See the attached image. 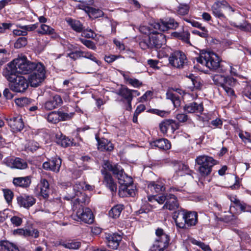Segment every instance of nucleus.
<instances>
[{
  "mask_svg": "<svg viewBox=\"0 0 251 251\" xmlns=\"http://www.w3.org/2000/svg\"><path fill=\"white\" fill-rule=\"evenodd\" d=\"M174 170L178 174V175L183 176L184 173L181 172H184L185 173H187L188 172V167L187 165L181 163L177 162L174 166Z\"/></svg>",
  "mask_w": 251,
  "mask_h": 251,
  "instance_id": "e433bc0d",
  "label": "nucleus"
},
{
  "mask_svg": "<svg viewBox=\"0 0 251 251\" xmlns=\"http://www.w3.org/2000/svg\"><path fill=\"white\" fill-rule=\"evenodd\" d=\"M98 142V149L100 151H111L113 149L112 144L105 138L100 139L95 137Z\"/></svg>",
  "mask_w": 251,
  "mask_h": 251,
  "instance_id": "393cba45",
  "label": "nucleus"
},
{
  "mask_svg": "<svg viewBox=\"0 0 251 251\" xmlns=\"http://www.w3.org/2000/svg\"><path fill=\"white\" fill-rule=\"evenodd\" d=\"M173 218L177 227L186 228L196 225L198 222V214L196 212L180 209L174 212Z\"/></svg>",
  "mask_w": 251,
  "mask_h": 251,
  "instance_id": "f03ea898",
  "label": "nucleus"
},
{
  "mask_svg": "<svg viewBox=\"0 0 251 251\" xmlns=\"http://www.w3.org/2000/svg\"><path fill=\"white\" fill-rule=\"evenodd\" d=\"M198 63L205 66L210 70L220 73H225L227 70L221 62L222 60L215 53L211 51H202L199 57L196 58Z\"/></svg>",
  "mask_w": 251,
  "mask_h": 251,
  "instance_id": "f257e3e1",
  "label": "nucleus"
},
{
  "mask_svg": "<svg viewBox=\"0 0 251 251\" xmlns=\"http://www.w3.org/2000/svg\"><path fill=\"white\" fill-rule=\"evenodd\" d=\"M238 207L243 212H251V206L243 202H241Z\"/></svg>",
  "mask_w": 251,
  "mask_h": 251,
  "instance_id": "5fc2aeb1",
  "label": "nucleus"
},
{
  "mask_svg": "<svg viewBox=\"0 0 251 251\" xmlns=\"http://www.w3.org/2000/svg\"><path fill=\"white\" fill-rule=\"evenodd\" d=\"M195 162L199 166L198 172L200 175L203 177L210 174L212 168L215 164V161L212 157L204 155L198 156Z\"/></svg>",
  "mask_w": 251,
  "mask_h": 251,
  "instance_id": "423d86ee",
  "label": "nucleus"
},
{
  "mask_svg": "<svg viewBox=\"0 0 251 251\" xmlns=\"http://www.w3.org/2000/svg\"><path fill=\"white\" fill-rule=\"evenodd\" d=\"M176 126L175 121L171 119H166L162 121L159 124V128L161 132L163 133H166L168 129L171 127L174 131Z\"/></svg>",
  "mask_w": 251,
  "mask_h": 251,
  "instance_id": "bb28decb",
  "label": "nucleus"
},
{
  "mask_svg": "<svg viewBox=\"0 0 251 251\" xmlns=\"http://www.w3.org/2000/svg\"><path fill=\"white\" fill-rule=\"evenodd\" d=\"M236 84V80L232 77L226 76L224 83L222 85L221 87L225 91L229 96H235V93L233 88Z\"/></svg>",
  "mask_w": 251,
  "mask_h": 251,
  "instance_id": "aec40b11",
  "label": "nucleus"
},
{
  "mask_svg": "<svg viewBox=\"0 0 251 251\" xmlns=\"http://www.w3.org/2000/svg\"><path fill=\"white\" fill-rule=\"evenodd\" d=\"M38 27V24L30 25H24L21 26L22 29H25L27 32V31H32L37 28Z\"/></svg>",
  "mask_w": 251,
  "mask_h": 251,
  "instance_id": "052dcab7",
  "label": "nucleus"
},
{
  "mask_svg": "<svg viewBox=\"0 0 251 251\" xmlns=\"http://www.w3.org/2000/svg\"><path fill=\"white\" fill-rule=\"evenodd\" d=\"M124 209V206L123 204H120L115 205L109 210V217L113 219L119 218Z\"/></svg>",
  "mask_w": 251,
  "mask_h": 251,
  "instance_id": "473e14b6",
  "label": "nucleus"
},
{
  "mask_svg": "<svg viewBox=\"0 0 251 251\" xmlns=\"http://www.w3.org/2000/svg\"><path fill=\"white\" fill-rule=\"evenodd\" d=\"M223 8L227 12H234V9L228 4L225 0L217 1L212 6L211 9L213 14L219 18H224V15L221 9Z\"/></svg>",
  "mask_w": 251,
  "mask_h": 251,
  "instance_id": "ddd939ff",
  "label": "nucleus"
},
{
  "mask_svg": "<svg viewBox=\"0 0 251 251\" xmlns=\"http://www.w3.org/2000/svg\"><path fill=\"white\" fill-rule=\"evenodd\" d=\"M119 194L121 197L127 196L133 197L135 195V189L133 188V186L120 185L119 190Z\"/></svg>",
  "mask_w": 251,
  "mask_h": 251,
  "instance_id": "cd10ccee",
  "label": "nucleus"
},
{
  "mask_svg": "<svg viewBox=\"0 0 251 251\" xmlns=\"http://www.w3.org/2000/svg\"><path fill=\"white\" fill-rule=\"evenodd\" d=\"M153 26L155 29L165 31L169 29H176L179 26V24L174 19L170 18L162 20L159 23H155Z\"/></svg>",
  "mask_w": 251,
  "mask_h": 251,
  "instance_id": "9b49d317",
  "label": "nucleus"
},
{
  "mask_svg": "<svg viewBox=\"0 0 251 251\" xmlns=\"http://www.w3.org/2000/svg\"><path fill=\"white\" fill-rule=\"evenodd\" d=\"M158 63L159 61L158 60H153L152 59H150L147 60V63L150 66V67L155 69H159V67L157 66Z\"/></svg>",
  "mask_w": 251,
  "mask_h": 251,
  "instance_id": "13d9d810",
  "label": "nucleus"
},
{
  "mask_svg": "<svg viewBox=\"0 0 251 251\" xmlns=\"http://www.w3.org/2000/svg\"><path fill=\"white\" fill-rule=\"evenodd\" d=\"M181 189L175 187L170 188L167 193V200L163 206V209L174 210L177 208L179 203L177 200L178 192H181Z\"/></svg>",
  "mask_w": 251,
  "mask_h": 251,
  "instance_id": "9d476101",
  "label": "nucleus"
},
{
  "mask_svg": "<svg viewBox=\"0 0 251 251\" xmlns=\"http://www.w3.org/2000/svg\"><path fill=\"white\" fill-rule=\"evenodd\" d=\"M199 28L201 30V31L198 30H194L192 31V33L195 35H198L202 38H207L209 35L208 31L207 29L203 26Z\"/></svg>",
  "mask_w": 251,
  "mask_h": 251,
  "instance_id": "a19ab883",
  "label": "nucleus"
},
{
  "mask_svg": "<svg viewBox=\"0 0 251 251\" xmlns=\"http://www.w3.org/2000/svg\"><path fill=\"white\" fill-rule=\"evenodd\" d=\"M190 34L188 31H183L180 33V39L187 44H191L190 41Z\"/></svg>",
  "mask_w": 251,
  "mask_h": 251,
  "instance_id": "09e8293b",
  "label": "nucleus"
},
{
  "mask_svg": "<svg viewBox=\"0 0 251 251\" xmlns=\"http://www.w3.org/2000/svg\"><path fill=\"white\" fill-rule=\"evenodd\" d=\"M190 242L194 245L199 246L204 251H210V249L208 245H205L203 243L197 241L194 239H190Z\"/></svg>",
  "mask_w": 251,
  "mask_h": 251,
  "instance_id": "37998d69",
  "label": "nucleus"
},
{
  "mask_svg": "<svg viewBox=\"0 0 251 251\" xmlns=\"http://www.w3.org/2000/svg\"><path fill=\"white\" fill-rule=\"evenodd\" d=\"M152 147H157L160 150H167L171 148V144L166 139H157L151 143Z\"/></svg>",
  "mask_w": 251,
  "mask_h": 251,
  "instance_id": "c85d7f7f",
  "label": "nucleus"
},
{
  "mask_svg": "<svg viewBox=\"0 0 251 251\" xmlns=\"http://www.w3.org/2000/svg\"><path fill=\"white\" fill-rule=\"evenodd\" d=\"M3 191L4 197L5 200L8 203L12 201L13 198V192L10 190L9 189H4Z\"/></svg>",
  "mask_w": 251,
  "mask_h": 251,
  "instance_id": "8fccbe9b",
  "label": "nucleus"
},
{
  "mask_svg": "<svg viewBox=\"0 0 251 251\" xmlns=\"http://www.w3.org/2000/svg\"><path fill=\"white\" fill-rule=\"evenodd\" d=\"M176 118L179 122L184 123L187 121L188 116L184 113H180L176 115Z\"/></svg>",
  "mask_w": 251,
  "mask_h": 251,
  "instance_id": "680f3d73",
  "label": "nucleus"
},
{
  "mask_svg": "<svg viewBox=\"0 0 251 251\" xmlns=\"http://www.w3.org/2000/svg\"><path fill=\"white\" fill-rule=\"evenodd\" d=\"M9 210L5 209L2 211H0V223L3 222L8 217Z\"/></svg>",
  "mask_w": 251,
  "mask_h": 251,
  "instance_id": "0e129e2a",
  "label": "nucleus"
},
{
  "mask_svg": "<svg viewBox=\"0 0 251 251\" xmlns=\"http://www.w3.org/2000/svg\"><path fill=\"white\" fill-rule=\"evenodd\" d=\"M4 75L10 82V88L16 92H23L28 88L29 82L23 76L5 71Z\"/></svg>",
  "mask_w": 251,
  "mask_h": 251,
  "instance_id": "20e7f679",
  "label": "nucleus"
},
{
  "mask_svg": "<svg viewBox=\"0 0 251 251\" xmlns=\"http://www.w3.org/2000/svg\"><path fill=\"white\" fill-rule=\"evenodd\" d=\"M169 61L172 66L180 68L186 63V56L182 51L177 50L171 54Z\"/></svg>",
  "mask_w": 251,
  "mask_h": 251,
  "instance_id": "f8f14e48",
  "label": "nucleus"
},
{
  "mask_svg": "<svg viewBox=\"0 0 251 251\" xmlns=\"http://www.w3.org/2000/svg\"><path fill=\"white\" fill-rule=\"evenodd\" d=\"M60 121H67L70 120L74 115V113L70 112L69 113L64 112L62 111H58Z\"/></svg>",
  "mask_w": 251,
  "mask_h": 251,
  "instance_id": "a18cd8bd",
  "label": "nucleus"
},
{
  "mask_svg": "<svg viewBox=\"0 0 251 251\" xmlns=\"http://www.w3.org/2000/svg\"><path fill=\"white\" fill-rule=\"evenodd\" d=\"M40 194L44 199L48 198L50 193V185L45 178H41L39 183Z\"/></svg>",
  "mask_w": 251,
  "mask_h": 251,
  "instance_id": "c756f323",
  "label": "nucleus"
},
{
  "mask_svg": "<svg viewBox=\"0 0 251 251\" xmlns=\"http://www.w3.org/2000/svg\"><path fill=\"white\" fill-rule=\"evenodd\" d=\"M17 203L20 207H23L25 208H28L32 206L36 201L31 196L23 195L17 198Z\"/></svg>",
  "mask_w": 251,
  "mask_h": 251,
  "instance_id": "5701e85b",
  "label": "nucleus"
},
{
  "mask_svg": "<svg viewBox=\"0 0 251 251\" xmlns=\"http://www.w3.org/2000/svg\"><path fill=\"white\" fill-rule=\"evenodd\" d=\"M12 25L11 23H0V34L3 33L5 30L9 29Z\"/></svg>",
  "mask_w": 251,
  "mask_h": 251,
  "instance_id": "bf43d9fd",
  "label": "nucleus"
},
{
  "mask_svg": "<svg viewBox=\"0 0 251 251\" xmlns=\"http://www.w3.org/2000/svg\"><path fill=\"white\" fill-rule=\"evenodd\" d=\"M27 44V40L25 37H19L14 44L15 48L20 49L25 47Z\"/></svg>",
  "mask_w": 251,
  "mask_h": 251,
  "instance_id": "49530a36",
  "label": "nucleus"
},
{
  "mask_svg": "<svg viewBox=\"0 0 251 251\" xmlns=\"http://www.w3.org/2000/svg\"><path fill=\"white\" fill-rule=\"evenodd\" d=\"M68 24L73 30L77 32H81L83 29V26L80 21L70 19L67 21Z\"/></svg>",
  "mask_w": 251,
  "mask_h": 251,
  "instance_id": "c9c22d12",
  "label": "nucleus"
},
{
  "mask_svg": "<svg viewBox=\"0 0 251 251\" xmlns=\"http://www.w3.org/2000/svg\"><path fill=\"white\" fill-rule=\"evenodd\" d=\"M183 109L189 113H201L203 111V108L201 103H198L196 102H192L186 104Z\"/></svg>",
  "mask_w": 251,
  "mask_h": 251,
  "instance_id": "b1692460",
  "label": "nucleus"
},
{
  "mask_svg": "<svg viewBox=\"0 0 251 251\" xmlns=\"http://www.w3.org/2000/svg\"><path fill=\"white\" fill-rule=\"evenodd\" d=\"M243 96L251 100V85H247L242 92Z\"/></svg>",
  "mask_w": 251,
  "mask_h": 251,
  "instance_id": "864d4df0",
  "label": "nucleus"
},
{
  "mask_svg": "<svg viewBox=\"0 0 251 251\" xmlns=\"http://www.w3.org/2000/svg\"><path fill=\"white\" fill-rule=\"evenodd\" d=\"M59 244L66 249L72 250L78 249L81 246V243L80 242L75 240L61 242Z\"/></svg>",
  "mask_w": 251,
  "mask_h": 251,
  "instance_id": "f704fd0d",
  "label": "nucleus"
},
{
  "mask_svg": "<svg viewBox=\"0 0 251 251\" xmlns=\"http://www.w3.org/2000/svg\"><path fill=\"white\" fill-rule=\"evenodd\" d=\"M148 37L150 41V46L152 48L159 49L161 47L163 42L162 40H164L163 35L159 34L157 31H154L153 33L150 35Z\"/></svg>",
  "mask_w": 251,
  "mask_h": 251,
  "instance_id": "4be33fe9",
  "label": "nucleus"
},
{
  "mask_svg": "<svg viewBox=\"0 0 251 251\" xmlns=\"http://www.w3.org/2000/svg\"><path fill=\"white\" fill-rule=\"evenodd\" d=\"M0 251H19L18 248L7 241L0 242Z\"/></svg>",
  "mask_w": 251,
  "mask_h": 251,
  "instance_id": "2f4dec72",
  "label": "nucleus"
},
{
  "mask_svg": "<svg viewBox=\"0 0 251 251\" xmlns=\"http://www.w3.org/2000/svg\"><path fill=\"white\" fill-rule=\"evenodd\" d=\"M128 83L133 87L136 88L139 87L142 85V83L136 78H131V79H129V82Z\"/></svg>",
  "mask_w": 251,
  "mask_h": 251,
  "instance_id": "e2e57ef3",
  "label": "nucleus"
},
{
  "mask_svg": "<svg viewBox=\"0 0 251 251\" xmlns=\"http://www.w3.org/2000/svg\"><path fill=\"white\" fill-rule=\"evenodd\" d=\"M106 170H108L104 168V165H103V169H101V172L104 175V183L106 186L112 192L115 193L117 191V186L116 182L114 181L111 174L107 172Z\"/></svg>",
  "mask_w": 251,
  "mask_h": 251,
  "instance_id": "a211bd4d",
  "label": "nucleus"
},
{
  "mask_svg": "<svg viewBox=\"0 0 251 251\" xmlns=\"http://www.w3.org/2000/svg\"><path fill=\"white\" fill-rule=\"evenodd\" d=\"M108 246L113 250L117 249L122 241V236L116 233H109L105 235Z\"/></svg>",
  "mask_w": 251,
  "mask_h": 251,
  "instance_id": "6ab92c4d",
  "label": "nucleus"
},
{
  "mask_svg": "<svg viewBox=\"0 0 251 251\" xmlns=\"http://www.w3.org/2000/svg\"><path fill=\"white\" fill-rule=\"evenodd\" d=\"M9 126L13 132L21 131L24 127L22 117L20 115H15L7 119Z\"/></svg>",
  "mask_w": 251,
  "mask_h": 251,
  "instance_id": "4468645a",
  "label": "nucleus"
},
{
  "mask_svg": "<svg viewBox=\"0 0 251 251\" xmlns=\"http://www.w3.org/2000/svg\"><path fill=\"white\" fill-rule=\"evenodd\" d=\"M31 182V178L29 176L14 177L13 179V183L15 186L24 188L29 187Z\"/></svg>",
  "mask_w": 251,
  "mask_h": 251,
  "instance_id": "a878e982",
  "label": "nucleus"
},
{
  "mask_svg": "<svg viewBox=\"0 0 251 251\" xmlns=\"http://www.w3.org/2000/svg\"><path fill=\"white\" fill-rule=\"evenodd\" d=\"M61 159L59 157L52 158L48 161L43 164V168L47 170L52 171L55 173L59 172L61 165Z\"/></svg>",
  "mask_w": 251,
  "mask_h": 251,
  "instance_id": "f3484780",
  "label": "nucleus"
},
{
  "mask_svg": "<svg viewBox=\"0 0 251 251\" xmlns=\"http://www.w3.org/2000/svg\"><path fill=\"white\" fill-rule=\"evenodd\" d=\"M77 217L88 224H93L94 221L93 214L89 208H86L85 209L79 208L76 212Z\"/></svg>",
  "mask_w": 251,
  "mask_h": 251,
  "instance_id": "dca6fc26",
  "label": "nucleus"
},
{
  "mask_svg": "<svg viewBox=\"0 0 251 251\" xmlns=\"http://www.w3.org/2000/svg\"><path fill=\"white\" fill-rule=\"evenodd\" d=\"M39 236V232L37 229L32 228L25 229V237L31 236L34 238H37Z\"/></svg>",
  "mask_w": 251,
  "mask_h": 251,
  "instance_id": "de8ad7c7",
  "label": "nucleus"
},
{
  "mask_svg": "<svg viewBox=\"0 0 251 251\" xmlns=\"http://www.w3.org/2000/svg\"><path fill=\"white\" fill-rule=\"evenodd\" d=\"M82 36H84L86 38H90L91 37H93V31L91 29L90 30H82Z\"/></svg>",
  "mask_w": 251,
  "mask_h": 251,
  "instance_id": "338daca9",
  "label": "nucleus"
},
{
  "mask_svg": "<svg viewBox=\"0 0 251 251\" xmlns=\"http://www.w3.org/2000/svg\"><path fill=\"white\" fill-rule=\"evenodd\" d=\"M189 6L187 4H180L178 6V14L181 15H185L188 13Z\"/></svg>",
  "mask_w": 251,
  "mask_h": 251,
  "instance_id": "79ce46f5",
  "label": "nucleus"
},
{
  "mask_svg": "<svg viewBox=\"0 0 251 251\" xmlns=\"http://www.w3.org/2000/svg\"><path fill=\"white\" fill-rule=\"evenodd\" d=\"M150 40H149L148 37L145 38L143 39L140 43L139 46L140 48L142 50H146L149 48H152L151 46H150Z\"/></svg>",
  "mask_w": 251,
  "mask_h": 251,
  "instance_id": "3c124183",
  "label": "nucleus"
},
{
  "mask_svg": "<svg viewBox=\"0 0 251 251\" xmlns=\"http://www.w3.org/2000/svg\"><path fill=\"white\" fill-rule=\"evenodd\" d=\"M83 187L79 183H76L74 186V191L75 192V196H66L64 199L70 200V199H74L73 202V208L74 210L78 207V206H82V204H87L90 202V197L85 193L81 192Z\"/></svg>",
  "mask_w": 251,
  "mask_h": 251,
  "instance_id": "0eeeda50",
  "label": "nucleus"
},
{
  "mask_svg": "<svg viewBox=\"0 0 251 251\" xmlns=\"http://www.w3.org/2000/svg\"><path fill=\"white\" fill-rule=\"evenodd\" d=\"M37 32L38 33L42 35H52L55 33L53 28L45 24H42L40 27L38 29Z\"/></svg>",
  "mask_w": 251,
  "mask_h": 251,
  "instance_id": "4c0bfd02",
  "label": "nucleus"
},
{
  "mask_svg": "<svg viewBox=\"0 0 251 251\" xmlns=\"http://www.w3.org/2000/svg\"><path fill=\"white\" fill-rule=\"evenodd\" d=\"M118 95L122 97L126 101H132L133 95L131 94V90L126 87L121 88L118 91Z\"/></svg>",
  "mask_w": 251,
  "mask_h": 251,
  "instance_id": "72a5a7b5",
  "label": "nucleus"
},
{
  "mask_svg": "<svg viewBox=\"0 0 251 251\" xmlns=\"http://www.w3.org/2000/svg\"><path fill=\"white\" fill-rule=\"evenodd\" d=\"M239 28L243 30L251 32V24L249 23H244L238 26Z\"/></svg>",
  "mask_w": 251,
  "mask_h": 251,
  "instance_id": "774afa93",
  "label": "nucleus"
},
{
  "mask_svg": "<svg viewBox=\"0 0 251 251\" xmlns=\"http://www.w3.org/2000/svg\"><path fill=\"white\" fill-rule=\"evenodd\" d=\"M84 52L83 51H74V52H72L71 53H70L69 54V56L74 59V60H75L77 58L81 57V56H83L84 55Z\"/></svg>",
  "mask_w": 251,
  "mask_h": 251,
  "instance_id": "6e6d98bb",
  "label": "nucleus"
},
{
  "mask_svg": "<svg viewBox=\"0 0 251 251\" xmlns=\"http://www.w3.org/2000/svg\"><path fill=\"white\" fill-rule=\"evenodd\" d=\"M39 63L28 61L25 56L17 58L8 64L6 71L14 74H26L31 72Z\"/></svg>",
  "mask_w": 251,
  "mask_h": 251,
  "instance_id": "7ed1b4c3",
  "label": "nucleus"
},
{
  "mask_svg": "<svg viewBox=\"0 0 251 251\" xmlns=\"http://www.w3.org/2000/svg\"><path fill=\"white\" fill-rule=\"evenodd\" d=\"M139 30L141 32L145 34H150L153 33L154 30L151 29V28L146 25H141L139 27Z\"/></svg>",
  "mask_w": 251,
  "mask_h": 251,
  "instance_id": "603ef678",
  "label": "nucleus"
},
{
  "mask_svg": "<svg viewBox=\"0 0 251 251\" xmlns=\"http://www.w3.org/2000/svg\"><path fill=\"white\" fill-rule=\"evenodd\" d=\"M226 77V76L219 74H215L211 75V76L213 81V83L215 85L220 87H221L222 85L224 83V80H225Z\"/></svg>",
  "mask_w": 251,
  "mask_h": 251,
  "instance_id": "58836bf2",
  "label": "nucleus"
},
{
  "mask_svg": "<svg viewBox=\"0 0 251 251\" xmlns=\"http://www.w3.org/2000/svg\"><path fill=\"white\" fill-rule=\"evenodd\" d=\"M47 121L52 124H56L60 121L58 111L50 112L47 117Z\"/></svg>",
  "mask_w": 251,
  "mask_h": 251,
  "instance_id": "ea45409f",
  "label": "nucleus"
},
{
  "mask_svg": "<svg viewBox=\"0 0 251 251\" xmlns=\"http://www.w3.org/2000/svg\"><path fill=\"white\" fill-rule=\"evenodd\" d=\"M63 100L60 96L55 95L50 97L44 104V108L48 110H51L60 106Z\"/></svg>",
  "mask_w": 251,
  "mask_h": 251,
  "instance_id": "412c9836",
  "label": "nucleus"
},
{
  "mask_svg": "<svg viewBox=\"0 0 251 251\" xmlns=\"http://www.w3.org/2000/svg\"><path fill=\"white\" fill-rule=\"evenodd\" d=\"M148 188L151 191H154L156 193H159L165 190L164 182L162 180L151 182L149 184Z\"/></svg>",
  "mask_w": 251,
  "mask_h": 251,
  "instance_id": "7c9ffc66",
  "label": "nucleus"
},
{
  "mask_svg": "<svg viewBox=\"0 0 251 251\" xmlns=\"http://www.w3.org/2000/svg\"><path fill=\"white\" fill-rule=\"evenodd\" d=\"M104 168L112 172L113 174L116 176L121 185L132 186V178L125 174L123 169L120 166L112 165L110 162L106 161L104 163Z\"/></svg>",
  "mask_w": 251,
  "mask_h": 251,
  "instance_id": "39448f33",
  "label": "nucleus"
},
{
  "mask_svg": "<svg viewBox=\"0 0 251 251\" xmlns=\"http://www.w3.org/2000/svg\"><path fill=\"white\" fill-rule=\"evenodd\" d=\"M10 221L12 224L16 226H20L23 222L22 219L16 216L12 217Z\"/></svg>",
  "mask_w": 251,
  "mask_h": 251,
  "instance_id": "4d7b16f0",
  "label": "nucleus"
},
{
  "mask_svg": "<svg viewBox=\"0 0 251 251\" xmlns=\"http://www.w3.org/2000/svg\"><path fill=\"white\" fill-rule=\"evenodd\" d=\"M32 72L33 73L28 77V82L31 87H36L45 78V67L42 63H39Z\"/></svg>",
  "mask_w": 251,
  "mask_h": 251,
  "instance_id": "1a4fd4ad",
  "label": "nucleus"
},
{
  "mask_svg": "<svg viewBox=\"0 0 251 251\" xmlns=\"http://www.w3.org/2000/svg\"><path fill=\"white\" fill-rule=\"evenodd\" d=\"M156 238L150 251H163L169 244L170 237L163 229L158 228L155 231Z\"/></svg>",
  "mask_w": 251,
  "mask_h": 251,
  "instance_id": "6e6552de",
  "label": "nucleus"
},
{
  "mask_svg": "<svg viewBox=\"0 0 251 251\" xmlns=\"http://www.w3.org/2000/svg\"><path fill=\"white\" fill-rule=\"evenodd\" d=\"M167 193L165 194L162 195L157 196H156V200L155 201H157L159 204H163L165 201L167 200Z\"/></svg>",
  "mask_w": 251,
  "mask_h": 251,
  "instance_id": "69168bd1",
  "label": "nucleus"
},
{
  "mask_svg": "<svg viewBox=\"0 0 251 251\" xmlns=\"http://www.w3.org/2000/svg\"><path fill=\"white\" fill-rule=\"evenodd\" d=\"M4 163L6 166L11 168L23 170L27 168L28 165L26 161L20 158L17 157L15 159L7 158Z\"/></svg>",
  "mask_w": 251,
  "mask_h": 251,
  "instance_id": "2eb2a0df",
  "label": "nucleus"
},
{
  "mask_svg": "<svg viewBox=\"0 0 251 251\" xmlns=\"http://www.w3.org/2000/svg\"><path fill=\"white\" fill-rule=\"evenodd\" d=\"M58 143L62 147L65 148L69 147L73 144L72 141L69 138L66 136H61Z\"/></svg>",
  "mask_w": 251,
  "mask_h": 251,
  "instance_id": "c03bdc74",
  "label": "nucleus"
}]
</instances>
